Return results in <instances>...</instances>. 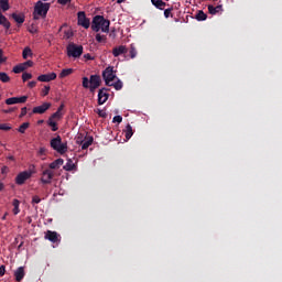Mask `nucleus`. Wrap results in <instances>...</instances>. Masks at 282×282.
<instances>
[{
    "label": "nucleus",
    "mask_w": 282,
    "mask_h": 282,
    "mask_svg": "<svg viewBox=\"0 0 282 282\" xmlns=\"http://www.w3.org/2000/svg\"><path fill=\"white\" fill-rule=\"evenodd\" d=\"M100 85H102L100 75H90V78L83 77L82 86L84 89H89L90 94H95Z\"/></svg>",
    "instance_id": "obj_1"
},
{
    "label": "nucleus",
    "mask_w": 282,
    "mask_h": 282,
    "mask_svg": "<svg viewBox=\"0 0 282 282\" xmlns=\"http://www.w3.org/2000/svg\"><path fill=\"white\" fill-rule=\"evenodd\" d=\"M111 25V22L102 15H95L91 23V31L93 32H105L108 34L109 26Z\"/></svg>",
    "instance_id": "obj_2"
},
{
    "label": "nucleus",
    "mask_w": 282,
    "mask_h": 282,
    "mask_svg": "<svg viewBox=\"0 0 282 282\" xmlns=\"http://www.w3.org/2000/svg\"><path fill=\"white\" fill-rule=\"evenodd\" d=\"M50 3H45L39 0L34 6L33 19L34 21H39V19H45L47 17V12H50Z\"/></svg>",
    "instance_id": "obj_3"
},
{
    "label": "nucleus",
    "mask_w": 282,
    "mask_h": 282,
    "mask_svg": "<svg viewBox=\"0 0 282 282\" xmlns=\"http://www.w3.org/2000/svg\"><path fill=\"white\" fill-rule=\"evenodd\" d=\"M51 147L54 151L61 153V155L67 153V143H63L61 135H57L51 140Z\"/></svg>",
    "instance_id": "obj_4"
},
{
    "label": "nucleus",
    "mask_w": 282,
    "mask_h": 282,
    "mask_svg": "<svg viewBox=\"0 0 282 282\" xmlns=\"http://www.w3.org/2000/svg\"><path fill=\"white\" fill-rule=\"evenodd\" d=\"M67 56H69V58H80V56H83V45H76L75 43L68 44Z\"/></svg>",
    "instance_id": "obj_5"
},
{
    "label": "nucleus",
    "mask_w": 282,
    "mask_h": 282,
    "mask_svg": "<svg viewBox=\"0 0 282 282\" xmlns=\"http://www.w3.org/2000/svg\"><path fill=\"white\" fill-rule=\"evenodd\" d=\"M102 78L105 80V84L111 85V83H113V80H116V78H118L116 76V73L113 72V66H108L104 72H102Z\"/></svg>",
    "instance_id": "obj_6"
},
{
    "label": "nucleus",
    "mask_w": 282,
    "mask_h": 282,
    "mask_svg": "<svg viewBox=\"0 0 282 282\" xmlns=\"http://www.w3.org/2000/svg\"><path fill=\"white\" fill-rule=\"evenodd\" d=\"M77 24L82 28H85V30H89V25H91V22L89 21V18H87L84 11H79L77 13Z\"/></svg>",
    "instance_id": "obj_7"
},
{
    "label": "nucleus",
    "mask_w": 282,
    "mask_h": 282,
    "mask_svg": "<svg viewBox=\"0 0 282 282\" xmlns=\"http://www.w3.org/2000/svg\"><path fill=\"white\" fill-rule=\"evenodd\" d=\"M52 180H54V171L51 169L43 170L41 177L42 184H52Z\"/></svg>",
    "instance_id": "obj_8"
},
{
    "label": "nucleus",
    "mask_w": 282,
    "mask_h": 282,
    "mask_svg": "<svg viewBox=\"0 0 282 282\" xmlns=\"http://www.w3.org/2000/svg\"><path fill=\"white\" fill-rule=\"evenodd\" d=\"M30 177H32V173L28 171L21 172L15 177V184H18V186H23V184H25Z\"/></svg>",
    "instance_id": "obj_9"
},
{
    "label": "nucleus",
    "mask_w": 282,
    "mask_h": 282,
    "mask_svg": "<svg viewBox=\"0 0 282 282\" xmlns=\"http://www.w3.org/2000/svg\"><path fill=\"white\" fill-rule=\"evenodd\" d=\"M109 91H111V89L109 88H100L98 91V105H105V102H107V100H109Z\"/></svg>",
    "instance_id": "obj_10"
},
{
    "label": "nucleus",
    "mask_w": 282,
    "mask_h": 282,
    "mask_svg": "<svg viewBox=\"0 0 282 282\" xmlns=\"http://www.w3.org/2000/svg\"><path fill=\"white\" fill-rule=\"evenodd\" d=\"M24 102H28V96L11 97L6 99V105H23Z\"/></svg>",
    "instance_id": "obj_11"
},
{
    "label": "nucleus",
    "mask_w": 282,
    "mask_h": 282,
    "mask_svg": "<svg viewBox=\"0 0 282 282\" xmlns=\"http://www.w3.org/2000/svg\"><path fill=\"white\" fill-rule=\"evenodd\" d=\"M58 237H59L58 232L52 231V230H47L45 236H44V239H47L52 243H58V241H61V239Z\"/></svg>",
    "instance_id": "obj_12"
},
{
    "label": "nucleus",
    "mask_w": 282,
    "mask_h": 282,
    "mask_svg": "<svg viewBox=\"0 0 282 282\" xmlns=\"http://www.w3.org/2000/svg\"><path fill=\"white\" fill-rule=\"evenodd\" d=\"M127 52H129V48H127L124 45H119L112 48V56L118 58V56H121V54H127Z\"/></svg>",
    "instance_id": "obj_13"
},
{
    "label": "nucleus",
    "mask_w": 282,
    "mask_h": 282,
    "mask_svg": "<svg viewBox=\"0 0 282 282\" xmlns=\"http://www.w3.org/2000/svg\"><path fill=\"white\" fill-rule=\"evenodd\" d=\"M37 80L40 83H50L51 80H56V73L40 75Z\"/></svg>",
    "instance_id": "obj_14"
},
{
    "label": "nucleus",
    "mask_w": 282,
    "mask_h": 282,
    "mask_svg": "<svg viewBox=\"0 0 282 282\" xmlns=\"http://www.w3.org/2000/svg\"><path fill=\"white\" fill-rule=\"evenodd\" d=\"M50 107H52V104L50 102H44L41 106H36L33 108L32 112L33 113H45V111H47V109H50Z\"/></svg>",
    "instance_id": "obj_15"
},
{
    "label": "nucleus",
    "mask_w": 282,
    "mask_h": 282,
    "mask_svg": "<svg viewBox=\"0 0 282 282\" xmlns=\"http://www.w3.org/2000/svg\"><path fill=\"white\" fill-rule=\"evenodd\" d=\"M11 19H13L18 25H23V23H25V14L23 13H12Z\"/></svg>",
    "instance_id": "obj_16"
},
{
    "label": "nucleus",
    "mask_w": 282,
    "mask_h": 282,
    "mask_svg": "<svg viewBox=\"0 0 282 282\" xmlns=\"http://www.w3.org/2000/svg\"><path fill=\"white\" fill-rule=\"evenodd\" d=\"M15 281L21 282L25 278V268L20 267L14 271Z\"/></svg>",
    "instance_id": "obj_17"
},
{
    "label": "nucleus",
    "mask_w": 282,
    "mask_h": 282,
    "mask_svg": "<svg viewBox=\"0 0 282 282\" xmlns=\"http://www.w3.org/2000/svg\"><path fill=\"white\" fill-rule=\"evenodd\" d=\"M208 13L209 14H218V12H224V7L221 4H218L217 7H214L213 4H208Z\"/></svg>",
    "instance_id": "obj_18"
},
{
    "label": "nucleus",
    "mask_w": 282,
    "mask_h": 282,
    "mask_svg": "<svg viewBox=\"0 0 282 282\" xmlns=\"http://www.w3.org/2000/svg\"><path fill=\"white\" fill-rule=\"evenodd\" d=\"M83 151H86V149H89L91 144H94V137H86L85 140L80 141Z\"/></svg>",
    "instance_id": "obj_19"
},
{
    "label": "nucleus",
    "mask_w": 282,
    "mask_h": 282,
    "mask_svg": "<svg viewBox=\"0 0 282 282\" xmlns=\"http://www.w3.org/2000/svg\"><path fill=\"white\" fill-rule=\"evenodd\" d=\"M64 162L65 161L63 159H56L55 161L50 163L48 169L51 171H56V169H61V166H63Z\"/></svg>",
    "instance_id": "obj_20"
},
{
    "label": "nucleus",
    "mask_w": 282,
    "mask_h": 282,
    "mask_svg": "<svg viewBox=\"0 0 282 282\" xmlns=\"http://www.w3.org/2000/svg\"><path fill=\"white\" fill-rule=\"evenodd\" d=\"M0 25H3L6 30H10V21L8 20V18H6V15H3V13H1V11H0Z\"/></svg>",
    "instance_id": "obj_21"
},
{
    "label": "nucleus",
    "mask_w": 282,
    "mask_h": 282,
    "mask_svg": "<svg viewBox=\"0 0 282 282\" xmlns=\"http://www.w3.org/2000/svg\"><path fill=\"white\" fill-rule=\"evenodd\" d=\"M124 131V135H126V140H131V138L133 137V127H131L129 123L126 126Z\"/></svg>",
    "instance_id": "obj_22"
},
{
    "label": "nucleus",
    "mask_w": 282,
    "mask_h": 282,
    "mask_svg": "<svg viewBox=\"0 0 282 282\" xmlns=\"http://www.w3.org/2000/svg\"><path fill=\"white\" fill-rule=\"evenodd\" d=\"M151 3L152 6H155L158 10H164V8L166 7V2L162 0H151Z\"/></svg>",
    "instance_id": "obj_23"
},
{
    "label": "nucleus",
    "mask_w": 282,
    "mask_h": 282,
    "mask_svg": "<svg viewBox=\"0 0 282 282\" xmlns=\"http://www.w3.org/2000/svg\"><path fill=\"white\" fill-rule=\"evenodd\" d=\"M107 87H113L116 89V91H120V89H122V87H123V84H122V80L117 78L116 83L110 82V85H108Z\"/></svg>",
    "instance_id": "obj_24"
},
{
    "label": "nucleus",
    "mask_w": 282,
    "mask_h": 282,
    "mask_svg": "<svg viewBox=\"0 0 282 282\" xmlns=\"http://www.w3.org/2000/svg\"><path fill=\"white\" fill-rule=\"evenodd\" d=\"M72 74H74V69L73 68H64L59 73V78H67V76H72Z\"/></svg>",
    "instance_id": "obj_25"
},
{
    "label": "nucleus",
    "mask_w": 282,
    "mask_h": 282,
    "mask_svg": "<svg viewBox=\"0 0 282 282\" xmlns=\"http://www.w3.org/2000/svg\"><path fill=\"white\" fill-rule=\"evenodd\" d=\"M0 10L8 12L10 10V0H0Z\"/></svg>",
    "instance_id": "obj_26"
},
{
    "label": "nucleus",
    "mask_w": 282,
    "mask_h": 282,
    "mask_svg": "<svg viewBox=\"0 0 282 282\" xmlns=\"http://www.w3.org/2000/svg\"><path fill=\"white\" fill-rule=\"evenodd\" d=\"M76 169V164L72 159H68L66 164L64 165V171H74Z\"/></svg>",
    "instance_id": "obj_27"
},
{
    "label": "nucleus",
    "mask_w": 282,
    "mask_h": 282,
    "mask_svg": "<svg viewBox=\"0 0 282 282\" xmlns=\"http://www.w3.org/2000/svg\"><path fill=\"white\" fill-rule=\"evenodd\" d=\"M13 205V215H19L21 213V209L19 208V206L21 205V202H19V199H13L12 202Z\"/></svg>",
    "instance_id": "obj_28"
},
{
    "label": "nucleus",
    "mask_w": 282,
    "mask_h": 282,
    "mask_svg": "<svg viewBox=\"0 0 282 282\" xmlns=\"http://www.w3.org/2000/svg\"><path fill=\"white\" fill-rule=\"evenodd\" d=\"M195 19L196 21H206L208 19V15L204 11L199 10L196 13Z\"/></svg>",
    "instance_id": "obj_29"
},
{
    "label": "nucleus",
    "mask_w": 282,
    "mask_h": 282,
    "mask_svg": "<svg viewBox=\"0 0 282 282\" xmlns=\"http://www.w3.org/2000/svg\"><path fill=\"white\" fill-rule=\"evenodd\" d=\"M128 52L130 58H135L138 56V48H135V44H131Z\"/></svg>",
    "instance_id": "obj_30"
},
{
    "label": "nucleus",
    "mask_w": 282,
    "mask_h": 282,
    "mask_svg": "<svg viewBox=\"0 0 282 282\" xmlns=\"http://www.w3.org/2000/svg\"><path fill=\"white\" fill-rule=\"evenodd\" d=\"M22 56L24 59H28V56H32V48L30 46L24 47Z\"/></svg>",
    "instance_id": "obj_31"
},
{
    "label": "nucleus",
    "mask_w": 282,
    "mask_h": 282,
    "mask_svg": "<svg viewBox=\"0 0 282 282\" xmlns=\"http://www.w3.org/2000/svg\"><path fill=\"white\" fill-rule=\"evenodd\" d=\"M0 80L1 83H10V76L8 73L0 72Z\"/></svg>",
    "instance_id": "obj_32"
},
{
    "label": "nucleus",
    "mask_w": 282,
    "mask_h": 282,
    "mask_svg": "<svg viewBox=\"0 0 282 282\" xmlns=\"http://www.w3.org/2000/svg\"><path fill=\"white\" fill-rule=\"evenodd\" d=\"M47 124L52 128V131H56L58 129V124L52 118L48 119Z\"/></svg>",
    "instance_id": "obj_33"
},
{
    "label": "nucleus",
    "mask_w": 282,
    "mask_h": 282,
    "mask_svg": "<svg viewBox=\"0 0 282 282\" xmlns=\"http://www.w3.org/2000/svg\"><path fill=\"white\" fill-rule=\"evenodd\" d=\"M30 129V122H24L22 123L19 128L18 131L19 133H25V130Z\"/></svg>",
    "instance_id": "obj_34"
},
{
    "label": "nucleus",
    "mask_w": 282,
    "mask_h": 282,
    "mask_svg": "<svg viewBox=\"0 0 282 282\" xmlns=\"http://www.w3.org/2000/svg\"><path fill=\"white\" fill-rule=\"evenodd\" d=\"M21 72H25V66H23V64H20L13 67L14 74H21Z\"/></svg>",
    "instance_id": "obj_35"
},
{
    "label": "nucleus",
    "mask_w": 282,
    "mask_h": 282,
    "mask_svg": "<svg viewBox=\"0 0 282 282\" xmlns=\"http://www.w3.org/2000/svg\"><path fill=\"white\" fill-rule=\"evenodd\" d=\"M50 118H52V120H61V118H63V112H54Z\"/></svg>",
    "instance_id": "obj_36"
},
{
    "label": "nucleus",
    "mask_w": 282,
    "mask_h": 282,
    "mask_svg": "<svg viewBox=\"0 0 282 282\" xmlns=\"http://www.w3.org/2000/svg\"><path fill=\"white\" fill-rule=\"evenodd\" d=\"M72 36H74V31H72V29L64 31V39H72Z\"/></svg>",
    "instance_id": "obj_37"
},
{
    "label": "nucleus",
    "mask_w": 282,
    "mask_h": 282,
    "mask_svg": "<svg viewBox=\"0 0 282 282\" xmlns=\"http://www.w3.org/2000/svg\"><path fill=\"white\" fill-rule=\"evenodd\" d=\"M106 40H107V36L100 35V33L96 34V42L97 43H102V41H106Z\"/></svg>",
    "instance_id": "obj_38"
},
{
    "label": "nucleus",
    "mask_w": 282,
    "mask_h": 282,
    "mask_svg": "<svg viewBox=\"0 0 282 282\" xmlns=\"http://www.w3.org/2000/svg\"><path fill=\"white\" fill-rule=\"evenodd\" d=\"M30 79H32V74H31V73H23V74H22V80H23V83H25V82H28V80H30Z\"/></svg>",
    "instance_id": "obj_39"
},
{
    "label": "nucleus",
    "mask_w": 282,
    "mask_h": 282,
    "mask_svg": "<svg viewBox=\"0 0 282 282\" xmlns=\"http://www.w3.org/2000/svg\"><path fill=\"white\" fill-rule=\"evenodd\" d=\"M12 127H10L8 123H0V131H10Z\"/></svg>",
    "instance_id": "obj_40"
},
{
    "label": "nucleus",
    "mask_w": 282,
    "mask_h": 282,
    "mask_svg": "<svg viewBox=\"0 0 282 282\" xmlns=\"http://www.w3.org/2000/svg\"><path fill=\"white\" fill-rule=\"evenodd\" d=\"M97 113L99 118H107V112L105 110L97 109Z\"/></svg>",
    "instance_id": "obj_41"
},
{
    "label": "nucleus",
    "mask_w": 282,
    "mask_h": 282,
    "mask_svg": "<svg viewBox=\"0 0 282 282\" xmlns=\"http://www.w3.org/2000/svg\"><path fill=\"white\" fill-rule=\"evenodd\" d=\"M25 116H28V107H23V108L21 109V113H20L19 118H23V117H25Z\"/></svg>",
    "instance_id": "obj_42"
},
{
    "label": "nucleus",
    "mask_w": 282,
    "mask_h": 282,
    "mask_svg": "<svg viewBox=\"0 0 282 282\" xmlns=\"http://www.w3.org/2000/svg\"><path fill=\"white\" fill-rule=\"evenodd\" d=\"M57 3L59 6H68V3H72V0H57Z\"/></svg>",
    "instance_id": "obj_43"
},
{
    "label": "nucleus",
    "mask_w": 282,
    "mask_h": 282,
    "mask_svg": "<svg viewBox=\"0 0 282 282\" xmlns=\"http://www.w3.org/2000/svg\"><path fill=\"white\" fill-rule=\"evenodd\" d=\"M171 12H173V8H170V9H165V10H164V17H165V19H169V17H171Z\"/></svg>",
    "instance_id": "obj_44"
},
{
    "label": "nucleus",
    "mask_w": 282,
    "mask_h": 282,
    "mask_svg": "<svg viewBox=\"0 0 282 282\" xmlns=\"http://www.w3.org/2000/svg\"><path fill=\"white\" fill-rule=\"evenodd\" d=\"M50 94V86H44L42 89V96H47Z\"/></svg>",
    "instance_id": "obj_45"
},
{
    "label": "nucleus",
    "mask_w": 282,
    "mask_h": 282,
    "mask_svg": "<svg viewBox=\"0 0 282 282\" xmlns=\"http://www.w3.org/2000/svg\"><path fill=\"white\" fill-rule=\"evenodd\" d=\"M23 67H25V69H28V67H32V65H34V62L32 61H26L25 63L22 64Z\"/></svg>",
    "instance_id": "obj_46"
},
{
    "label": "nucleus",
    "mask_w": 282,
    "mask_h": 282,
    "mask_svg": "<svg viewBox=\"0 0 282 282\" xmlns=\"http://www.w3.org/2000/svg\"><path fill=\"white\" fill-rule=\"evenodd\" d=\"M112 122H118V124H120V122H122V116H115Z\"/></svg>",
    "instance_id": "obj_47"
},
{
    "label": "nucleus",
    "mask_w": 282,
    "mask_h": 282,
    "mask_svg": "<svg viewBox=\"0 0 282 282\" xmlns=\"http://www.w3.org/2000/svg\"><path fill=\"white\" fill-rule=\"evenodd\" d=\"M32 204H41V197H39V196H33L32 197Z\"/></svg>",
    "instance_id": "obj_48"
},
{
    "label": "nucleus",
    "mask_w": 282,
    "mask_h": 282,
    "mask_svg": "<svg viewBox=\"0 0 282 282\" xmlns=\"http://www.w3.org/2000/svg\"><path fill=\"white\" fill-rule=\"evenodd\" d=\"M7 58L3 57V50H0V65L6 63Z\"/></svg>",
    "instance_id": "obj_49"
},
{
    "label": "nucleus",
    "mask_w": 282,
    "mask_h": 282,
    "mask_svg": "<svg viewBox=\"0 0 282 282\" xmlns=\"http://www.w3.org/2000/svg\"><path fill=\"white\" fill-rule=\"evenodd\" d=\"M6 275V265H1L0 267V276H4Z\"/></svg>",
    "instance_id": "obj_50"
},
{
    "label": "nucleus",
    "mask_w": 282,
    "mask_h": 282,
    "mask_svg": "<svg viewBox=\"0 0 282 282\" xmlns=\"http://www.w3.org/2000/svg\"><path fill=\"white\" fill-rule=\"evenodd\" d=\"M28 87H30V89H34V87H36V82H29Z\"/></svg>",
    "instance_id": "obj_51"
},
{
    "label": "nucleus",
    "mask_w": 282,
    "mask_h": 282,
    "mask_svg": "<svg viewBox=\"0 0 282 282\" xmlns=\"http://www.w3.org/2000/svg\"><path fill=\"white\" fill-rule=\"evenodd\" d=\"M65 109V104H62L58 108H57V112L62 113V111Z\"/></svg>",
    "instance_id": "obj_52"
},
{
    "label": "nucleus",
    "mask_w": 282,
    "mask_h": 282,
    "mask_svg": "<svg viewBox=\"0 0 282 282\" xmlns=\"http://www.w3.org/2000/svg\"><path fill=\"white\" fill-rule=\"evenodd\" d=\"M12 111H17V108H9L8 110H3V113H12Z\"/></svg>",
    "instance_id": "obj_53"
},
{
    "label": "nucleus",
    "mask_w": 282,
    "mask_h": 282,
    "mask_svg": "<svg viewBox=\"0 0 282 282\" xmlns=\"http://www.w3.org/2000/svg\"><path fill=\"white\" fill-rule=\"evenodd\" d=\"M6 173H8V166H3V167L1 169V174H2V175H6Z\"/></svg>",
    "instance_id": "obj_54"
},
{
    "label": "nucleus",
    "mask_w": 282,
    "mask_h": 282,
    "mask_svg": "<svg viewBox=\"0 0 282 282\" xmlns=\"http://www.w3.org/2000/svg\"><path fill=\"white\" fill-rule=\"evenodd\" d=\"M39 154L40 155H45V148H41L40 151H39Z\"/></svg>",
    "instance_id": "obj_55"
},
{
    "label": "nucleus",
    "mask_w": 282,
    "mask_h": 282,
    "mask_svg": "<svg viewBox=\"0 0 282 282\" xmlns=\"http://www.w3.org/2000/svg\"><path fill=\"white\" fill-rule=\"evenodd\" d=\"M85 58H87L88 61H91V55L86 54V55H85Z\"/></svg>",
    "instance_id": "obj_56"
},
{
    "label": "nucleus",
    "mask_w": 282,
    "mask_h": 282,
    "mask_svg": "<svg viewBox=\"0 0 282 282\" xmlns=\"http://www.w3.org/2000/svg\"><path fill=\"white\" fill-rule=\"evenodd\" d=\"M6 188V185L3 183H0V191H3Z\"/></svg>",
    "instance_id": "obj_57"
},
{
    "label": "nucleus",
    "mask_w": 282,
    "mask_h": 282,
    "mask_svg": "<svg viewBox=\"0 0 282 282\" xmlns=\"http://www.w3.org/2000/svg\"><path fill=\"white\" fill-rule=\"evenodd\" d=\"M7 217H8V213H6V214L2 216V221H6Z\"/></svg>",
    "instance_id": "obj_58"
},
{
    "label": "nucleus",
    "mask_w": 282,
    "mask_h": 282,
    "mask_svg": "<svg viewBox=\"0 0 282 282\" xmlns=\"http://www.w3.org/2000/svg\"><path fill=\"white\" fill-rule=\"evenodd\" d=\"M127 0H117V3H124Z\"/></svg>",
    "instance_id": "obj_59"
},
{
    "label": "nucleus",
    "mask_w": 282,
    "mask_h": 282,
    "mask_svg": "<svg viewBox=\"0 0 282 282\" xmlns=\"http://www.w3.org/2000/svg\"><path fill=\"white\" fill-rule=\"evenodd\" d=\"M37 124H43V120H39V121H37Z\"/></svg>",
    "instance_id": "obj_60"
},
{
    "label": "nucleus",
    "mask_w": 282,
    "mask_h": 282,
    "mask_svg": "<svg viewBox=\"0 0 282 282\" xmlns=\"http://www.w3.org/2000/svg\"><path fill=\"white\" fill-rule=\"evenodd\" d=\"M9 160H14V156H9Z\"/></svg>",
    "instance_id": "obj_61"
},
{
    "label": "nucleus",
    "mask_w": 282,
    "mask_h": 282,
    "mask_svg": "<svg viewBox=\"0 0 282 282\" xmlns=\"http://www.w3.org/2000/svg\"><path fill=\"white\" fill-rule=\"evenodd\" d=\"M23 246V242H21L20 245H19V248H21Z\"/></svg>",
    "instance_id": "obj_62"
},
{
    "label": "nucleus",
    "mask_w": 282,
    "mask_h": 282,
    "mask_svg": "<svg viewBox=\"0 0 282 282\" xmlns=\"http://www.w3.org/2000/svg\"><path fill=\"white\" fill-rule=\"evenodd\" d=\"M44 1H47V0H44Z\"/></svg>",
    "instance_id": "obj_63"
}]
</instances>
